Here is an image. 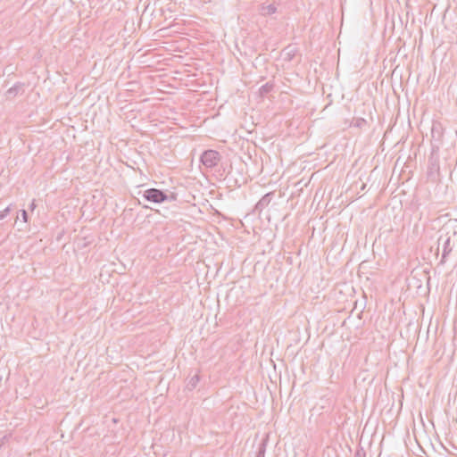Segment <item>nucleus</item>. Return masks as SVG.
Wrapping results in <instances>:
<instances>
[{"mask_svg":"<svg viewBox=\"0 0 457 457\" xmlns=\"http://www.w3.org/2000/svg\"><path fill=\"white\" fill-rule=\"evenodd\" d=\"M143 197L147 202L162 204L164 202L176 201L177 194L153 187L145 190L143 193Z\"/></svg>","mask_w":457,"mask_h":457,"instance_id":"obj_1","label":"nucleus"},{"mask_svg":"<svg viewBox=\"0 0 457 457\" xmlns=\"http://www.w3.org/2000/svg\"><path fill=\"white\" fill-rule=\"evenodd\" d=\"M221 155L218 151L208 149L201 154L200 162L206 168L212 169L219 163Z\"/></svg>","mask_w":457,"mask_h":457,"instance_id":"obj_2","label":"nucleus"},{"mask_svg":"<svg viewBox=\"0 0 457 457\" xmlns=\"http://www.w3.org/2000/svg\"><path fill=\"white\" fill-rule=\"evenodd\" d=\"M274 192H269L265 194L259 202L255 204V211L262 212L263 209H265L271 200L273 199Z\"/></svg>","mask_w":457,"mask_h":457,"instance_id":"obj_3","label":"nucleus"},{"mask_svg":"<svg viewBox=\"0 0 457 457\" xmlns=\"http://www.w3.org/2000/svg\"><path fill=\"white\" fill-rule=\"evenodd\" d=\"M442 240H444V242H443V253H442L441 262H444L445 258L447 257V255L452 252L453 245H451V237L447 234L445 235V239L442 236L439 237L438 244H440Z\"/></svg>","mask_w":457,"mask_h":457,"instance_id":"obj_4","label":"nucleus"},{"mask_svg":"<svg viewBox=\"0 0 457 457\" xmlns=\"http://www.w3.org/2000/svg\"><path fill=\"white\" fill-rule=\"evenodd\" d=\"M277 12V6L274 4H262L259 7V12L262 16H269Z\"/></svg>","mask_w":457,"mask_h":457,"instance_id":"obj_5","label":"nucleus"},{"mask_svg":"<svg viewBox=\"0 0 457 457\" xmlns=\"http://www.w3.org/2000/svg\"><path fill=\"white\" fill-rule=\"evenodd\" d=\"M275 87L274 82L269 81L266 84L262 85L259 89V94L262 97L265 96L269 93H270Z\"/></svg>","mask_w":457,"mask_h":457,"instance_id":"obj_6","label":"nucleus"},{"mask_svg":"<svg viewBox=\"0 0 457 457\" xmlns=\"http://www.w3.org/2000/svg\"><path fill=\"white\" fill-rule=\"evenodd\" d=\"M200 381V377L198 375H195L193 376L192 378H190V379L187 381V386H186V388L188 390V391H192L194 390L197 384L199 383Z\"/></svg>","mask_w":457,"mask_h":457,"instance_id":"obj_7","label":"nucleus"},{"mask_svg":"<svg viewBox=\"0 0 457 457\" xmlns=\"http://www.w3.org/2000/svg\"><path fill=\"white\" fill-rule=\"evenodd\" d=\"M267 442L266 440H262L258 446V451L256 452L255 457H265Z\"/></svg>","mask_w":457,"mask_h":457,"instance_id":"obj_8","label":"nucleus"},{"mask_svg":"<svg viewBox=\"0 0 457 457\" xmlns=\"http://www.w3.org/2000/svg\"><path fill=\"white\" fill-rule=\"evenodd\" d=\"M11 212V206L5 207L4 210L0 211V220L5 219Z\"/></svg>","mask_w":457,"mask_h":457,"instance_id":"obj_9","label":"nucleus"},{"mask_svg":"<svg viewBox=\"0 0 457 457\" xmlns=\"http://www.w3.org/2000/svg\"><path fill=\"white\" fill-rule=\"evenodd\" d=\"M18 90H19V87L18 86H14V87H12L8 89L7 95L8 96H16V94L18 93Z\"/></svg>","mask_w":457,"mask_h":457,"instance_id":"obj_10","label":"nucleus"},{"mask_svg":"<svg viewBox=\"0 0 457 457\" xmlns=\"http://www.w3.org/2000/svg\"><path fill=\"white\" fill-rule=\"evenodd\" d=\"M354 457H366V453L362 448L358 449L354 453Z\"/></svg>","mask_w":457,"mask_h":457,"instance_id":"obj_11","label":"nucleus"},{"mask_svg":"<svg viewBox=\"0 0 457 457\" xmlns=\"http://www.w3.org/2000/svg\"><path fill=\"white\" fill-rule=\"evenodd\" d=\"M365 124H366V120L364 119L359 118V119L356 120V122H355V126L356 127L361 128V127H362Z\"/></svg>","mask_w":457,"mask_h":457,"instance_id":"obj_12","label":"nucleus"},{"mask_svg":"<svg viewBox=\"0 0 457 457\" xmlns=\"http://www.w3.org/2000/svg\"><path fill=\"white\" fill-rule=\"evenodd\" d=\"M21 217L24 222L28 221V212L25 210H21Z\"/></svg>","mask_w":457,"mask_h":457,"instance_id":"obj_13","label":"nucleus"},{"mask_svg":"<svg viewBox=\"0 0 457 457\" xmlns=\"http://www.w3.org/2000/svg\"><path fill=\"white\" fill-rule=\"evenodd\" d=\"M36 207V204H35V202L33 201L30 204V208L31 209H34Z\"/></svg>","mask_w":457,"mask_h":457,"instance_id":"obj_14","label":"nucleus"},{"mask_svg":"<svg viewBox=\"0 0 457 457\" xmlns=\"http://www.w3.org/2000/svg\"><path fill=\"white\" fill-rule=\"evenodd\" d=\"M288 54H289V55H291V54H292V55H295V53L289 52V53H288Z\"/></svg>","mask_w":457,"mask_h":457,"instance_id":"obj_15","label":"nucleus"},{"mask_svg":"<svg viewBox=\"0 0 457 457\" xmlns=\"http://www.w3.org/2000/svg\"><path fill=\"white\" fill-rule=\"evenodd\" d=\"M288 54H289V55H291V54H292V55H295V53L289 52V53H288Z\"/></svg>","mask_w":457,"mask_h":457,"instance_id":"obj_16","label":"nucleus"}]
</instances>
